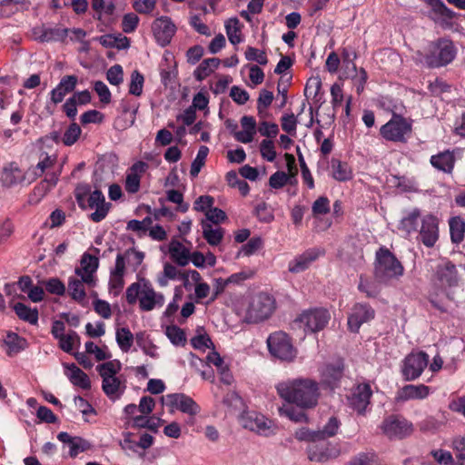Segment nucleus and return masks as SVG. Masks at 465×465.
<instances>
[{"instance_id":"c03bdc74","label":"nucleus","mask_w":465,"mask_h":465,"mask_svg":"<svg viewBox=\"0 0 465 465\" xmlns=\"http://www.w3.org/2000/svg\"><path fill=\"white\" fill-rule=\"evenodd\" d=\"M122 364L117 360L108 361L97 366V371L102 379L114 378L121 371Z\"/></svg>"},{"instance_id":"9b49d317","label":"nucleus","mask_w":465,"mask_h":465,"mask_svg":"<svg viewBox=\"0 0 465 465\" xmlns=\"http://www.w3.org/2000/svg\"><path fill=\"white\" fill-rule=\"evenodd\" d=\"M241 425L259 435L270 436L275 433L274 423L265 416L255 411L243 412L240 417Z\"/></svg>"},{"instance_id":"774afa93","label":"nucleus","mask_w":465,"mask_h":465,"mask_svg":"<svg viewBox=\"0 0 465 465\" xmlns=\"http://www.w3.org/2000/svg\"><path fill=\"white\" fill-rule=\"evenodd\" d=\"M45 289L48 292L62 296L65 292V285L58 278H51L45 282Z\"/></svg>"},{"instance_id":"79ce46f5","label":"nucleus","mask_w":465,"mask_h":465,"mask_svg":"<svg viewBox=\"0 0 465 465\" xmlns=\"http://www.w3.org/2000/svg\"><path fill=\"white\" fill-rule=\"evenodd\" d=\"M347 465H381V460L375 451L371 450L358 453Z\"/></svg>"},{"instance_id":"412c9836","label":"nucleus","mask_w":465,"mask_h":465,"mask_svg":"<svg viewBox=\"0 0 465 465\" xmlns=\"http://www.w3.org/2000/svg\"><path fill=\"white\" fill-rule=\"evenodd\" d=\"M152 30L157 43L164 46L171 42L176 27L168 16H161L153 23Z\"/></svg>"},{"instance_id":"aec40b11","label":"nucleus","mask_w":465,"mask_h":465,"mask_svg":"<svg viewBox=\"0 0 465 465\" xmlns=\"http://www.w3.org/2000/svg\"><path fill=\"white\" fill-rule=\"evenodd\" d=\"M343 371L344 364L341 360L323 365L320 370L322 385L330 389L337 387L343 376Z\"/></svg>"},{"instance_id":"864d4df0","label":"nucleus","mask_w":465,"mask_h":465,"mask_svg":"<svg viewBox=\"0 0 465 465\" xmlns=\"http://www.w3.org/2000/svg\"><path fill=\"white\" fill-rule=\"evenodd\" d=\"M143 83H144L143 75L137 70H134L131 74V80H130V84H129V93L133 95L140 96L143 93Z\"/></svg>"},{"instance_id":"8fccbe9b","label":"nucleus","mask_w":465,"mask_h":465,"mask_svg":"<svg viewBox=\"0 0 465 465\" xmlns=\"http://www.w3.org/2000/svg\"><path fill=\"white\" fill-rule=\"evenodd\" d=\"M165 334L170 341L175 346H183L186 343L184 331L176 325H171L166 328Z\"/></svg>"},{"instance_id":"680f3d73","label":"nucleus","mask_w":465,"mask_h":465,"mask_svg":"<svg viewBox=\"0 0 465 465\" xmlns=\"http://www.w3.org/2000/svg\"><path fill=\"white\" fill-rule=\"evenodd\" d=\"M281 415L286 416L295 422L307 421V415L301 411L295 410L293 407H282L279 409Z\"/></svg>"},{"instance_id":"72a5a7b5","label":"nucleus","mask_w":465,"mask_h":465,"mask_svg":"<svg viewBox=\"0 0 465 465\" xmlns=\"http://www.w3.org/2000/svg\"><path fill=\"white\" fill-rule=\"evenodd\" d=\"M102 388L108 398L115 401L124 393L125 385L118 377L103 380Z\"/></svg>"},{"instance_id":"9d476101","label":"nucleus","mask_w":465,"mask_h":465,"mask_svg":"<svg viewBox=\"0 0 465 465\" xmlns=\"http://www.w3.org/2000/svg\"><path fill=\"white\" fill-rule=\"evenodd\" d=\"M411 133V123L406 118L393 114L391 119L381 127V134L387 141L405 142Z\"/></svg>"},{"instance_id":"e2e57ef3","label":"nucleus","mask_w":465,"mask_h":465,"mask_svg":"<svg viewBox=\"0 0 465 465\" xmlns=\"http://www.w3.org/2000/svg\"><path fill=\"white\" fill-rule=\"evenodd\" d=\"M245 58L248 61H255L260 64H266L268 63V59L265 52L259 50L254 47H248L245 51Z\"/></svg>"},{"instance_id":"cd10ccee","label":"nucleus","mask_w":465,"mask_h":465,"mask_svg":"<svg viewBox=\"0 0 465 465\" xmlns=\"http://www.w3.org/2000/svg\"><path fill=\"white\" fill-rule=\"evenodd\" d=\"M242 130L234 134V138L242 143H249L253 140L257 132L256 121L253 116L244 115L241 118Z\"/></svg>"},{"instance_id":"bf43d9fd","label":"nucleus","mask_w":465,"mask_h":465,"mask_svg":"<svg viewBox=\"0 0 465 465\" xmlns=\"http://www.w3.org/2000/svg\"><path fill=\"white\" fill-rule=\"evenodd\" d=\"M107 81L113 85H119L124 81V71L120 64L110 67L106 73Z\"/></svg>"},{"instance_id":"4d7b16f0","label":"nucleus","mask_w":465,"mask_h":465,"mask_svg":"<svg viewBox=\"0 0 465 465\" xmlns=\"http://www.w3.org/2000/svg\"><path fill=\"white\" fill-rule=\"evenodd\" d=\"M261 155L268 162H273L276 158L274 143L271 139H264L260 144Z\"/></svg>"},{"instance_id":"2f4dec72","label":"nucleus","mask_w":465,"mask_h":465,"mask_svg":"<svg viewBox=\"0 0 465 465\" xmlns=\"http://www.w3.org/2000/svg\"><path fill=\"white\" fill-rule=\"evenodd\" d=\"M201 225L203 236L210 245L216 246L222 242L224 234L223 228L213 225L208 221H202Z\"/></svg>"},{"instance_id":"dca6fc26","label":"nucleus","mask_w":465,"mask_h":465,"mask_svg":"<svg viewBox=\"0 0 465 465\" xmlns=\"http://www.w3.org/2000/svg\"><path fill=\"white\" fill-rule=\"evenodd\" d=\"M371 395L372 391L369 383L358 384L351 390V394L348 396L349 405L359 415H364L371 402Z\"/></svg>"},{"instance_id":"6e6d98bb","label":"nucleus","mask_w":465,"mask_h":465,"mask_svg":"<svg viewBox=\"0 0 465 465\" xmlns=\"http://www.w3.org/2000/svg\"><path fill=\"white\" fill-rule=\"evenodd\" d=\"M59 347L65 352L70 353L73 351L74 342L80 343L78 334L72 331L62 338L58 339Z\"/></svg>"},{"instance_id":"13d9d810","label":"nucleus","mask_w":465,"mask_h":465,"mask_svg":"<svg viewBox=\"0 0 465 465\" xmlns=\"http://www.w3.org/2000/svg\"><path fill=\"white\" fill-rule=\"evenodd\" d=\"M294 437L301 441H309L311 444L320 441L317 430H310L309 428H301L294 433Z\"/></svg>"},{"instance_id":"0e129e2a","label":"nucleus","mask_w":465,"mask_h":465,"mask_svg":"<svg viewBox=\"0 0 465 465\" xmlns=\"http://www.w3.org/2000/svg\"><path fill=\"white\" fill-rule=\"evenodd\" d=\"M55 158L45 153L41 161L33 169L35 176H41L46 170L54 166Z\"/></svg>"},{"instance_id":"69168bd1","label":"nucleus","mask_w":465,"mask_h":465,"mask_svg":"<svg viewBox=\"0 0 465 465\" xmlns=\"http://www.w3.org/2000/svg\"><path fill=\"white\" fill-rule=\"evenodd\" d=\"M192 346L196 350L204 351L207 348L213 346V341L209 335L206 333L199 332L195 337L191 340Z\"/></svg>"},{"instance_id":"0eeeda50","label":"nucleus","mask_w":465,"mask_h":465,"mask_svg":"<svg viewBox=\"0 0 465 465\" xmlns=\"http://www.w3.org/2000/svg\"><path fill=\"white\" fill-rule=\"evenodd\" d=\"M383 436L389 440H402L413 432V424L404 417L390 415L379 426Z\"/></svg>"},{"instance_id":"f03ea898","label":"nucleus","mask_w":465,"mask_h":465,"mask_svg":"<svg viewBox=\"0 0 465 465\" xmlns=\"http://www.w3.org/2000/svg\"><path fill=\"white\" fill-rule=\"evenodd\" d=\"M125 297L129 304H134L138 301L139 307L143 312L162 307L165 302L163 294L156 292L151 282L145 279L130 284L126 289Z\"/></svg>"},{"instance_id":"4c0bfd02","label":"nucleus","mask_w":465,"mask_h":465,"mask_svg":"<svg viewBox=\"0 0 465 465\" xmlns=\"http://www.w3.org/2000/svg\"><path fill=\"white\" fill-rule=\"evenodd\" d=\"M341 422L337 417L331 416L324 423L322 428L317 430L320 441H324L329 438L336 436L341 428Z\"/></svg>"},{"instance_id":"ea45409f","label":"nucleus","mask_w":465,"mask_h":465,"mask_svg":"<svg viewBox=\"0 0 465 465\" xmlns=\"http://www.w3.org/2000/svg\"><path fill=\"white\" fill-rule=\"evenodd\" d=\"M450 233L451 242L460 243L464 239L465 221L460 216H455L449 221Z\"/></svg>"},{"instance_id":"1a4fd4ad","label":"nucleus","mask_w":465,"mask_h":465,"mask_svg":"<svg viewBox=\"0 0 465 465\" xmlns=\"http://www.w3.org/2000/svg\"><path fill=\"white\" fill-rule=\"evenodd\" d=\"M270 353L281 361H291L296 357V350L288 335L282 331L272 333L267 339Z\"/></svg>"},{"instance_id":"20e7f679","label":"nucleus","mask_w":465,"mask_h":465,"mask_svg":"<svg viewBox=\"0 0 465 465\" xmlns=\"http://www.w3.org/2000/svg\"><path fill=\"white\" fill-rule=\"evenodd\" d=\"M401 262L387 248L381 247L376 252L374 274L378 281L386 282L403 274Z\"/></svg>"},{"instance_id":"a211bd4d","label":"nucleus","mask_w":465,"mask_h":465,"mask_svg":"<svg viewBox=\"0 0 465 465\" xmlns=\"http://www.w3.org/2000/svg\"><path fill=\"white\" fill-rule=\"evenodd\" d=\"M374 310L366 303H356L348 317V328L352 332H358L361 326L372 320Z\"/></svg>"},{"instance_id":"37998d69","label":"nucleus","mask_w":465,"mask_h":465,"mask_svg":"<svg viewBox=\"0 0 465 465\" xmlns=\"http://www.w3.org/2000/svg\"><path fill=\"white\" fill-rule=\"evenodd\" d=\"M85 282L82 278L70 277L68 279V291L73 300L82 302L84 300L86 293L84 287Z\"/></svg>"},{"instance_id":"393cba45","label":"nucleus","mask_w":465,"mask_h":465,"mask_svg":"<svg viewBox=\"0 0 465 465\" xmlns=\"http://www.w3.org/2000/svg\"><path fill=\"white\" fill-rule=\"evenodd\" d=\"M457 14L450 9L443 2L431 9L430 18L442 29H450L454 25V18Z\"/></svg>"},{"instance_id":"b1692460","label":"nucleus","mask_w":465,"mask_h":465,"mask_svg":"<svg viewBox=\"0 0 465 465\" xmlns=\"http://www.w3.org/2000/svg\"><path fill=\"white\" fill-rule=\"evenodd\" d=\"M430 389L424 384H409L397 391L395 400L397 402H404L411 400H423L429 396Z\"/></svg>"},{"instance_id":"ddd939ff","label":"nucleus","mask_w":465,"mask_h":465,"mask_svg":"<svg viewBox=\"0 0 465 465\" xmlns=\"http://www.w3.org/2000/svg\"><path fill=\"white\" fill-rule=\"evenodd\" d=\"M330 319L331 315L327 310L313 309L303 312L298 321L306 331L317 332L325 328Z\"/></svg>"},{"instance_id":"09e8293b","label":"nucleus","mask_w":465,"mask_h":465,"mask_svg":"<svg viewBox=\"0 0 465 465\" xmlns=\"http://www.w3.org/2000/svg\"><path fill=\"white\" fill-rule=\"evenodd\" d=\"M208 153H209V148L207 146L203 145L199 148L197 155H196L195 159L193 161L192 165H191V170H190L191 176L196 177L199 174L202 167L205 163V160L207 158Z\"/></svg>"},{"instance_id":"6e6552de","label":"nucleus","mask_w":465,"mask_h":465,"mask_svg":"<svg viewBox=\"0 0 465 465\" xmlns=\"http://www.w3.org/2000/svg\"><path fill=\"white\" fill-rule=\"evenodd\" d=\"M458 282L459 275L455 264L446 259L439 261L433 268L432 284L439 289L445 290L457 285Z\"/></svg>"},{"instance_id":"f8f14e48","label":"nucleus","mask_w":465,"mask_h":465,"mask_svg":"<svg viewBox=\"0 0 465 465\" xmlns=\"http://www.w3.org/2000/svg\"><path fill=\"white\" fill-rule=\"evenodd\" d=\"M429 364V355L424 351L408 354L401 364V374L405 381H415Z\"/></svg>"},{"instance_id":"5701e85b","label":"nucleus","mask_w":465,"mask_h":465,"mask_svg":"<svg viewBox=\"0 0 465 465\" xmlns=\"http://www.w3.org/2000/svg\"><path fill=\"white\" fill-rule=\"evenodd\" d=\"M323 253L324 252L319 248L306 250L289 262V272L292 273H299L307 270L311 264L320 256L323 255Z\"/></svg>"},{"instance_id":"6ab92c4d","label":"nucleus","mask_w":465,"mask_h":465,"mask_svg":"<svg viewBox=\"0 0 465 465\" xmlns=\"http://www.w3.org/2000/svg\"><path fill=\"white\" fill-rule=\"evenodd\" d=\"M419 237L426 247L435 245L439 239V221L436 216L432 214L423 216Z\"/></svg>"},{"instance_id":"f257e3e1","label":"nucleus","mask_w":465,"mask_h":465,"mask_svg":"<svg viewBox=\"0 0 465 465\" xmlns=\"http://www.w3.org/2000/svg\"><path fill=\"white\" fill-rule=\"evenodd\" d=\"M276 390L281 398L303 410L313 409L320 398L319 383L310 378H297L280 382Z\"/></svg>"},{"instance_id":"e433bc0d","label":"nucleus","mask_w":465,"mask_h":465,"mask_svg":"<svg viewBox=\"0 0 465 465\" xmlns=\"http://www.w3.org/2000/svg\"><path fill=\"white\" fill-rule=\"evenodd\" d=\"M116 256L122 257L124 270L126 263H128L133 271L135 272L142 264L145 255L143 252H140L134 248H130L127 249L124 253H118Z\"/></svg>"},{"instance_id":"f3484780","label":"nucleus","mask_w":465,"mask_h":465,"mask_svg":"<svg viewBox=\"0 0 465 465\" xmlns=\"http://www.w3.org/2000/svg\"><path fill=\"white\" fill-rule=\"evenodd\" d=\"M99 267V259L88 252H84L80 260V266L75 268V274L82 278L85 284L94 286L95 284V272Z\"/></svg>"},{"instance_id":"c85d7f7f","label":"nucleus","mask_w":465,"mask_h":465,"mask_svg":"<svg viewBox=\"0 0 465 465\" xmlns=\"http://www.w3.org/2000/svg\"><path fill=\"white\" fill-rule=\"evenodd\" d=\"M430 163L439 171L451 173L455 164V157L450 151L441 152L430 157Z\"/></svg>"},{"instance_id":"473e14b6","label":"nucleus","mask_w":465,"mask_h":465,"mask_svg":"<svg viewBox=\"0 0 465 465\" xmlns=\"http://www.w3.org/2000/svg\"><path fill=\"white\" fill-rule=\"evenodd\" d=\"M23 172L16 163H11L5 166L2 172V183L6 187L14 186L24 180Z\"/></svg>"},{"instance_id":"58836bf2","label":"nucleus","mask_w":465,"mask_h":465,"mask_svg":"<svg viewBox=\"0 0 465 465\" xmlns=\"http://www.w3.org/2000/svg\"><path fill=\"white\" fill-rule=\"evenodd\" d=\"M13 309L20 320L27 322L30 324H37L38 310L36 308L33 309L22 302H17L14 304Z\"/></svg>"},{"instance_id":"f704fd0d","label":"nucleus","mask_w":465,"mask_h":465,"mask_svg":"<svg viewBox=\"0 0 465 465\" xmlns=\"http://www.w3.org/2000/svg\"><path fill=\"white\" fill-rule=\"evenodd\" d=\"M420 212L418 208H414L407 213L401 219L398 229L405 232L407 235L417 231L418 221Z\"/></svg>"},{"instance_id":"423d86ee","label":"nucleus","mask_w":465,"mask_h":465,"mask_svg":"<svg viewBox=\"0 0 465 465\" xmlns=\"http://www.w3.org/2000/svg\"><path fill=\"white\" fill-rule=\"evenodd\" d=\"M275 308L273 298L264 292L252 295L246 309L248 322H259L269 318Z\"/></svg>"},{"instance_id":"a18cd8bd","label":"nucleus","mask_w":465,"mask_h":465,"mask_svg":"<svg viewBox=\"0 0 465 465\" xmlns=\"http://www.w3.org/2000/svg\"><path fill=\"white\" fill-rule=\"evenodd\" d=\"M115 339L120 349L127 352L134 342V334L128 328H119L116 330Z\"/></svg>"},{"instance_id":"bb28decb","label":"nucleus","mask_w":465,"mask_h":465,"mask_svg":"<svg viewBox=\"0 0 465 465\" xmlns=\"http://www.w3.org/2000/svg\"><path fill=\"white\" fill-rule=\"evenodd\" d=\"M77 77L75 75H65L64 76L59 84L54 88L51 93V101L57 104L61 103L64 96L74 91L77 84Z\"/></svg>"},{"instance_id":"c756f323","label":"nucleus","mask_w":465,"mask_h":465,"mask_svg":"<svg viewBox=\"0 0 465 465\" xmlns=\"http://www.w3.org/2000/svg\"><path fill=\"white\" fill-rule=\"evenodd\" d=\"M169 253L173 261L180 266H185L190 262L189 249L179 241H171L169 244Z\"/></svg>"},{"instance_id":"5fc2aeb1","label":"nucleus","mask_w":465,"mask_h":465,"mask_svg":"<svg viewBox=\"0 0 465 465\" xmlns=\"http://www.w3.org/2000/svg\"><path fill=\"white\" fill-rule=\"evenodd\" d=\"M294 174H287L284 172L278 171L271 175L269 184L272 188L280 189L286 183H292Z\"/></svg>"},{"instance_id":"052dcab7","label":"nucleus","mask_w":465,"mask_h":465,"mask_svg":"<svg viewBox=\"0 0 465 465\" xmlns=\"http://www.w3.org/2000/svg\"><path fill=\"white\" fill-rule=\"evenodd\" d=\"M255 215L260 222L266 223L272 222L274 219L272 211L265 203H261L256 205Z\"/></svg>"},{"instance_id":"338daca9","label":"nucleus","mask_w":465,"mask_h":465,"mask_svg":"<svg viewBox=\"0 0 465 465\" xmlns=\"http://www.w3.org/2000/svg\"><path fill=\"white\" fill-rule=\"evenodd\" d=\"M139 24V17L134 14L129 13L124 15L122 21V29L124 33H133Z\"/></svg>"},{"instance_id":"a878e982","label":"nucleus","mask_w":465,"mask_h":465,"mask_svg":"<svg viewBox=\"0 0 465 465\" xmlns=\"http://www.w3.org/2000/svg\"><path fill=\"white\" fill-rule=\"evenodd\" d=\"M125 270L124 269L123 259L116 256L114 267L110 272L109 291L114 296H117L124 286Z\"/></svg>"},{"instance_id":"a19ab883","label":"nucleus","mask_w":465,"mask_h":465,"mask_svg":"<svg viewBox=\"0 0 465 465\" xmlns=\"http://www.w3.org/2000/svg\"><path fill=\"white\" fill-rule=\"evenodd\" d=\"M220 64L218 58L204 59L194 71V76L201 81L209 76Z\"/></svg>"},{"instance_id":"de8ad7c7","label":"nucleus","mask_w":465,"mask_h":465,"mask_svg":"<svg viewBox=\"0 0 465 465\" xmlns=\"http://www.w3.org/2000/svg\"><path fill=\"white\" fill-rule=\"evenodd\" d=\"M5 343L8 347V354L12 355L25 349V341L20 338L16 333L10 332L6 335Z\"/></svg>"},{"instance_id":"4be33fe9","label":"nucleus","mask_w":465,"mask_h":465,"mask_svg":"<svg viewBox=\"0 0 465 465\" xmlns=\"http://www.w3.org/2000/svg\"><path fill=\"white\" fill-rule=\"evenodd\" d=\"M67 34L68 29L58 25L50 27L43 25L32 29L34 39L42 43L64 41Z\"/></svg>"},{"instance_id":"3c124183","label":"nucleus","mask_w":465,"mask_h":465,"mask_svg":"<svg viewBox=\"0 0 465 465\" xmlns=\"http://www.w3.org/2000/svg\"><path fill=\"white\" fill-rule=\"evenodd\" d=\"M160 419L149 418L146 415H139L134 418L133 426L135 428H146L156 431L160 425Z\"/></svg>"},{"instance_id":"c9c22d12","label":"nucleus","mask_w":465,"mask_h":465,"mask_svg":"<svg viewBox=\"0 0 465 465\" xmlns=\"http://www.w3.org/2000/svg\"><path fill=\"white\" fill-rule=\"evenodd\" d=\"M331 168L332 177L339 182H346L352 178V171L347 163L332 159Z\"/></svg>"},{"instance_id":"7c9ffc66","label":"nucleus","mask_w":465,"mask_h":465,"mask_svg":"<svg viewBox=\"0 0 465 465\" xmlns=\"http://www.w3.org/2000/svg\"><path fill=\"white\" fill-rule=\"evenodd\" d=\"M64 369L67 370L66 376L69 378L70 381L82 388V389H89L91 386L90 380L81 369H79L75 364H68L64 363Z\"/></svg>"},{"instance_id":"4468645a","label":"nucleus","mask_w":465,"mask_h":465,"mask_svg":"<svg viewBox=\"0 0 465 465\" xmlns=\"http://www.w3.org/2000/svg\"><path fill=\"white\" fill-rule=\"evenodd\" d=\"M308 459L311 461L325 463L338 458L341 454L338 448L329 441H318L307 447Z\"/></svg>"},{"instance_id":"603ef678","label":"nucleus","mask_w":465,"mask_h":465,"mask_svg":"<svg viewBox=\"0 0 465 465\" xmlns=\"http://www.w3.org/2000/svg\"><path fill=\"white\" fill-rule=\"evenodd\" d=\"M82 134L80 126L76 123L71 124L65 130L62 142L66 146L74 144Z\"/></svg>"},{"instance_id":"49530a36","label":"nucleus","mask_w":465,"mask_h":465,"mask_svg":"<svg viewBox=\"0 0 465 465\" xmlns=\"http://www.w3.org/2000/svg\"><path fill=\"white\" fill-rule=\"evenodd\" d=\"M225 30L231 44L237 45L242 42L240 35V21L236 17L228 19L225 22Z\"/></svg>"},{"instance_id":"39448f33","label":"nucleus","mask_w":465,"mask_h":465,"mask_svg":"<svg viewBox=\"0 0 465 465\" xmlns=\"http://www.w3.org/2000/svg\"><path fill=\"white\" fill-rule=\"evenodd\" d=\"M456 55V49L448 38H440L430 42L424 56V62L430 68H437L450 64Z\"/></svg>"},{"instance_id":"7ed1b4c3","label":"nucleus","mask_w":465,"mask_h":465,"mask_svg":"<svg viewBox=\"0 0 465 465\" xmlns=\"http://www.w3.org/2000/svg\"><path fill=\"white\" fill-rule=\"evenodd\" d=\"M75 199L80 208L95 209L89 217L94 223L103 221L110 209V203L105 202V197L100 190H94L89 193L87 186L77 187L75 191Z\"/></svg>"},{"instance_id":"2eb2a0df","label":"nucleus","mask_w":465,"mask_h":465,"mask_svg":"<svg viewBox=\"0 0 465 465\" xmlns=\"http://www.w3.org/2000/svg\"><path fill=\"white\" fill-rule=\"evenodd\" d=\"M162 402L173 410H178L190 416H194L200 411L199 405L191 397L183 393H172L163 396Z\"/></svg>"}]
</instances>
